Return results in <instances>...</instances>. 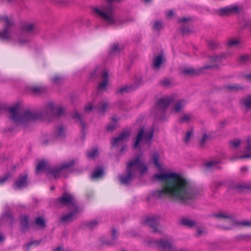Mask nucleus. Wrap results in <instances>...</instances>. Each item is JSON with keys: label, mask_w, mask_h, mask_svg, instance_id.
Wrapping results in <instances>:
<instances>
[{"label": "nucleus", "mask_w": 251, "mask_h": 251, "mask_svg": "<svg viewBox=\"0 0 251 251\" xmlns=\"http://www.w3.org/2000/svg\"><path fill=\"white\" fill-rule=\"evenodd\" d=\"M244 23H245V27H250L251 26V21H250V20L245 21L244 22Z\"/></svg>", "instance_id": "864d4df0"}, {"label": "nucleus", "mask_w": 251, "mask_h": 251, "mask_svg": "<svg viewBox=\"0 0 251 251\" xmlns=\"http://www.w3.org/2000/svg\"><path fill=\"white\" fill-rule=\"evenodd\" d=\"M251 60V56L248 54H243L240 55L239 58V61L240 63L246 64Z\"/></svg>", "instance_id": "bb28decb"}, {"label": "nucleus", "mask_w": 251, "mask_h": 251, "mask_svg": "<svg viewBox=\"0 0 251 251\" xmlns=\"http://www.w3.org/2000/svg\"><path fill=\"white\" fill-rule=\"evenodd\" d=\"M130 133L128 130L124 131L118 137L113 138L112 141V146L114 147L118 146L123 144L126 141L130 136Z\"/></svg>", "instance_id": "f8f14e48"}, {"label": "nucleus", "mask_w": 251, "mask_h": 251, "mask_svg": "<svg viewBox=\"0 0 251 251\" xmlns=\"http://www.w3.org/2000/svg\"><path fill=\"white\" fill-rule=\"evenodd\" d=\"M183 73L187 75H197L198 74V71L193 68H186L183 70Z\"/></svg>", "instance_id": "f704fd0d"}, {"label": "nucleus", "mask_w": 251, "mask_h": 251, "mask_svg": "<svg viewBox=\"0 0 251 251\" xmlns=\"http://www.w3.org/2000/svg\"><path fill=\"white\" fill-rule=\"evenodd\" d=\"M173 11L171 10H170L166 13V16L168 17H171L173 15Z\"/></svg>", "instance_id": "5fc2aeb1"}, {"label": "nucleus", "mask_w": 251, "mask_h": 251, "mask_svg": "<svg viewBox=\"0 0 251 251\" xmlns=\"http://www.w3.org/2000/svg\"><path fill=\"white\" fill-rule=\"evenodd\" d=\"M108 107V104L107 102H101L99 104L98 106L93 107V105L91 103H89L86 105L84 108L85 112H89L92 110L93 108L96 109L99 113H104Z\"/></svg>", "instance_id": "ddd939ff"}, {"label": "nucleus", "mask_w": 251, "mask_h": 251, "mask_svg": "<svg viewBox=\"0 0 251 251\" xmlns=\"http://www.w3.org/2000/svg\"><path fill=\"white\" fill-rule=\"evenodd\" d=\"M100 71H99V69H97L95 71V74L100 73Z\"/></svg>", "instance_id": "0e129e2a"}, {"label": "nucleus", "mask_w": 251, "mask_h": 251, "mask_svg": "<svg viewBox=\"0 0 251 251\" xmlns=\"http://www.w3.org/2000/svg\"><path fill=\"white\" fill-rule=\"evenodd\" d=\"M153 128L149 131H145L144 128H142L139 132L134 143V149H136L143 147L146 144L149 145L153 137Z\"/></svg>", "instance_id": "1a4fd4ad"}, {"label": "nucleus", "mask_w": 251, "mask_h": 251, "mask_svg": "<svg viewBox=\"0 0 251 251\" xmlns=\"http://www.w3.org/2000/svg\"><path fill=\"white\" fill-rule=\"evenodd\" d=\"M205 233V230L202 228H199L197 229V236H200L203 235Z\"/></svg>", "instance_id": "49530a36"}, {"label": "nucleus", "mask_w": 251, "mask_h": 251, "mask_svg": "<svg viewBox=\"0 0 251 251\" xmlns=\"http://www.w3.org/2000/svg\"><path fill=\"white\" fill-rule=\"evenodd\" d=\"M227 88L230 90H239L241 89V87L237 84L228 85L227 86Z\"/></svg>", "instance_id": "c03bdc74"}, {"label": "nucleus", "mask_w": 251, "mask_h": 251, "mask_svg": "<svg viewBox=\"0 0 251 251\" xmlns=\"http://www.w3.org/2000/svg\"><path fill=\"white\" fill-rule=\"evenodd\" d=\"M241 238L245 241H251V235L245 234L241 236Z\"/></svg>", "instance_id": "de8ad7c7"}, {"label": "nucleus", "mask_w": 251, "mask_h": 251, "mask_svg": "<svg viewBox=\"0 0 251 251\" xmlns=\"http://www.w3.org/2000/svg\"><path fill=\"white\" fill-rule=\"evenodd\" d=\"M10 177V175L9 174H7L5 175H4L3 176L0 178V184H2L5 181H6L8 179V178Z\"/></svg>", "instance_id": "37998d69"}, {"label": "nucleus", "mask_w": 251, "mask_h": 251, "mask_svg": "<svg viewBox=\"0 0 251 251\" xmlns=\"http://www.w3.org/2000/svg\"><path fill=\"white\" fill-rule=\"evenodd\" d=\"M76 163L74 160H70L64 163L60 167H51L47 161H41L39 162L36 168V172L39 174L41 172L45 171L48 175H50L54 178H57L63 175L67 169Z\"/></svg>", "instance_id": "423d86ee"}, {"label": "nucleus", "mask_w": 251, "mask_h": 251, "mask_svg": "<svg viewBox=\"0 0 251 251\" xmlns=\"http://www.w3.org/2000/svg\"><path fill=\"white\" fill-rule=\"evenodd\" d=\"M82 116L81 115L75 112L73 115V118L75 120H77L80 123L82 129V130H84L85 127V125L84 122L82 121Z\"/></svg>", "instance_id": "7c9ffc66"}, {"label": "nucleus", "mask_w": 251, "mask_h": 251, "mask_svg": "<svg viewBox=\"0 0 251 251\" xmlns=\"http://www.w3.org/2000/svg\"><path fill=\"white\" fill-rule=\"evenodd\" d=\"M133 88L131 86H125L120 88L117 91L118 93L124 94L132 90Z\"/></svg>", "instance_id": "72a5a7b5"}, {"label": "nucleus", "mask_w": 251, "mask_h": 251, "mask_svg": "<svg viewBox=\"0 0 251 251\" xmlns=\"http://www.w3.org/2000/svg\"><path fill=\"white\" fill-rule=\"evenodd\" d=\"M53 189H54L53 187H51V188H50L51 190H53Z\"/></svg>", "instance_id": "774afa93"}, {"label": "nucleus", "mask_w": 251, "mask_h": 251, "mask_svg": "<svg viewBox=\"0 0 251 251\" xmlns=\"http://www.w3.org/2000/svg\"><path fill=\"white\" fill-rule=\"evenodd\" d=\"M211 48H214L216 47V43L214 42H211L209 44Z\"/></svg>", "instance_id": "6e6d98bb"}, {"label": "nucleus", "mask_w": 251, "mask_h": 251, "mask_svg": "<svg viewBox=\"0 0 251 251\" xmlns=\"http://www.w3.org/2000/svg\"><path fill=\"white\" fill-rule=\"evenodd\" d=\"M58 201L62 204L70 206V209L72 211L69 214L63 215L61 218V221L64 223H69L73 221L80 212L73 196L71 194L65 193L59 198Z\"/></svg>", "instance_id": "0eeeda50"}, {"label": "nucleus", "mask_w": 251, "mask_h": 251, "mask_svg": "<svg viewBox=\"0 0 251 251\" xmlns=\"http://www.w3.org/2000/svg\"><path fill=\"white\" fill-rule=\"evenodd\" d=\"M208 138V135H207L206 134H204L202 136V139H201V142L202 143H203L205 141L207 140Z\"/></svg>", "instance_id": "603ef678"}, {"label": "nucleus", "mask_w": 251, "mask_h": 251, "mask_svg": "<svg viewBox=\"0 0 251 251\" xmlns=\"http://www.w3.org/2000/svg\"><path fill=\"white\" fill-rule=\"evenodd\" d=\"M159 155L157 152L153 153L151 160L160 173L152 177V180L164 183L162 189L153 192L151 196L155 199H161L166 196L186 202L196 196L195 190L190 182L176 173H164V169L159 163Z\"/></svg>", "instance_id": "f257e3e1"}, {"label": "nucleus", "mask_w": 251, "mask_h": 251, "mask_svg": "<svg viewBox=\"0 0 251 251\" xmlns=\"http://www.w3.org/2000/svg\"><path fill=\"white\" fill-rule=\"evenodd\" d=\"M162 28V24L160 21H156L154 23L153 29L154 31H159Z\"/></svg>", "instance_id": "e433bc0d"}, {"label": "nucleus", "mask_w": 251, "mask_h": 251, "mask_svg": "<svg viewBox=\"0 0 251 251\" xmlns=\"http://www.w3.org/2000/svg\"><path fill=\"white\" fill-rule=\"evenodd\" d=\"M242 102L246 108H251V95L244 98Z\"/></svg>", "instance_id": "c85d7f7f"}, {"label": "nucleus", "mask_w": 251, "mask_h": 251, "mask_svg": "<svg viewBox=\"0 0 251 251\" xmlns=\"http://www.w3.org/2000/svg\"><path fill=\"white\" fill-rule=\"evenodd\" d=\"M62 80L63 77L58 75H55L52 78L53 82L56 83L61 82Z\"/></svg>", "instance_id": "79ce46f5"}, {"label": "nucleus", "mask_w": 251, "mask_h": 251, "mask_svg": "<svg viewBox=\"0 0 251 251\" xmlns=\"http://www.w3.org/2000/svg\"><path fill=\"white\" fill-rule=\"evenodd\" d=\"M4 25V28L0 32V38L14 45L23 46L29 43L35 30L33 23L26 22L22 24L20 30L15 29L12 19L6 16L0 18Z\"/></svg>", "instance_id": "7ed1b4c3"}, {"label": "nucleus", "mask_w": 251, "mask_h": 251, "mask_svg": "<svg viewBox=\"0 0 251 251\" xmlns=\"http://www.w3.org/2000/svg\"><path fill=\"white\" fill-rule=\"evenodd\" d=\"M238 11L239 8L237 6L232 5L218 9V13L222 16H225L237 13Z\"/></svg>", "instance_id": "2eb2a0df"}, {"label": "nucleus", "mask_w": 251, "mask_h": 251, "mask_svg": "<svg viewBox=\"0 0 251 251\" xmlns=\"http://www.w3.org/2000/svg\"><path fill=\"white\" fill-rule=\"evenodd\" d=\"M234 188L236 189L238 191H244L246 190H249L251 189V186L249 184H247L245 183L243 184H239L236 185Z\"/></svg>", "instance_id": "393cba45"}, {"label": "nucleus", "mask_w": 251, "mask_h": 251, "mask_svg": "<svg viewBox=\"0 0 251 251\" xmlns=\"http://www.w3.org/2000/svg\"><path fill=\"white\" fill-rule=\"evenodd\" d=\"M112 241H109V242H108L106 243V244H107L108 245H113L115 243L116 240L117 238V231L115 229H113L112 230Z\"/></svg>", "instance_id": "c9c22d12"}, {"label": "nucleus", "mask_w": 251, "mask_h": 251, "mask_svg": "<svg viewBox=\"0 0 251 251\" xmlns=\"http://www.w3.org/2000/svg\"><path fill=\"white\" fill-rule=\"evenodd\" d=\"M171 82L169 79H165L162 81V84L164 86H168L170 85Z\"/></svg>", "instance_id": "09e8293b"}, {"label": "nucleus", "mask_w": 251, "mask_h": 251, "mask_svg": "<svg viewBox=\"0 0 251 251\" xmlns=\"http://www.w3.org/2000/svg\"><path fill=\"white\" fill-rule=\"evenodd\" d=\"M247 78L248 80L251 81V74L247 75Z\"/></svg>", "instance_id": "680f3d73"}, {"label": "nucleus", "mask_w": 251, "mask_h": 251, "mask_svg": "<svg viewBox=\"0 0 251 251\" xmlns=\"http://www.w3.org/2000/svg\"><path fill=\"white\" fill-rule=\"evenodd\" d=\"M190 20V18H180L178 20V22L179 23H184V22L189 21Z\"/></svg>", "instance_id": "8fccbe9b"}, {"label": "nucleus", "mask_w": 251, "mask_h": 251, "mask_svg": "<svg viewBox=\"0 0 251 251\" xmlns=\"http://www.w3.org/2000/svg\"><path fill=\"white\" fill-rule=\"evenodd\" d=\"M118 119L116 117L112 118V122L106 126V129L108 131H111L115 129L117 126V122Z\"/></svg>", "instance_id": "412c9836"}, {"label": "nucleus", "mask_w": 251, "mask_h": 251, "mask_svg": "<svg viewBox=\"0 0 251 251\" xmlns=\"http://www.w3.org/2000/svg\"><path fill=\"white\" fill-rule=\"evenodd\" d=\"M241 41L239 39H231L227 42V46L228 47H236L240 43Z\"/></svg>", "instance_id": "c756f323"}, {"label": "nucleus", "mask_w": 251, "mask_h": 251, "mask_svg": "<svg viewBox=\"0 0 251 251\" xmlns=\"http://www.w3.org/2000/svg\"><path fill=\"white\" fill-rule=\"evenodd\" d=\"M28 217L23 216L21 217V225L23 230L26 229L28 227Z\"/></svg>", "instance_id": "cd10ccee"}, {"label": "nucleus", "mask_w": 251, "mask_h": 251, "mask_svg": "<svg viewBox=\"0 0 251 251\" xmlns=\"http://www.w3.org/2000/svg\"><path fill=\"white\" fill-rule=\"evenodd\" d=\"M54 133L56 137H61L64 135L65 129L62 126H59L56 128Z\"/></svg>", "instance_id": "2f4dec72"}, {"label": "nucleus", "mask_w": 251, "mask_h": 251, "mask_svg": "<svg viewBox=\"0 0 251 251\" xmlns=\"http://www.w3.org/2000/svg\"><path fill=\"white\" fill-rule=\"evenodd\" d=\"M142 155L141 154L128 162L126 165V174L119 176L122 183L127 184L138 173L142 175L147 171V166L141 160Z\"/></svg>", "instance_id": "39448f33"}, {"label": "nucleus", "mask_w": 251, "mask_h": 251, "mask_svg": "<svg viewBox=\"0 0 251 251\" xmlns=\"http://www.w3.org/2000/svg\"><path fill=\"white\" fill-rule=\"evenodd\" d=\"M181 31L183 33H188L189 32V30L187 29H182Z\"/></svg>", "instance_id": "13d9d810"}, {"label": "nucleus", "mask_w": 251, "mask_h": 251, "mask_svg": "<svg viewBox=\"0 0 251 251\" xmlns=\"http://www.w3.org/2000/svg\"><path fill=\"white\" fill-rule=\"evenodd\" d=\"M119 102V104H121L123 102L120 101Z\"/></svg>", "instance_id": "338daca9"}, {"label": "nucleus", "mask_w": 251, "mask_h": 251, "mask_svg": "<svg viewBox=\"0 0 251 251\" xmlns=\"http://www.w3.org/2000/svg\"><path fill=\"white\" fill-rule=\"evenodd\" d=\"M98 222L96 220H93V221L89 222L87 226L90 228H93L96 226H97L98 225Z\"/></svg>", "instance_id": "ea45409f"}, {"label": "nucleus", "mask_w": 251, "mask_h": 251, "mask_svg": "<svg viewBox=\"0 0 251 251\" xmlns=\"http://www.w3.org/2000/svg\"><path fill=\"white\" fill-rule=\"evenodd\" d=\"M229 55V53H224L221 55L212 56L210 58V61L214 64L211 65H206L202 68L203 69H206L212 67H216L222 61L223 58H226Z\"/></svg>", "instance_id": "4468645a"}, {"label": "nucleus", "mask_w": 251, "mask_h": 251, "mask_svg": "<svg viewBox=\"0 0 251 251\" xmlns=\"http://www.w3.org/2000/svg\"><path fill=\"white\" fill-rule=\"evenodd\" d=\"M35 225L40 227H44L46 226L44 220L41 217H38L36 219L35 221Z\"/></svg>", "instance_id": "473e14b6"}, {"label": "nucleus", "mask_w": 251, "mask_h": 251, "mask_svg": "<svg viewBox=\"0 0 251 251\" xmlns=\"http://www.w3.org/2000/svg\"><path fill=\"white\" fill-rule=\"evenodd\" d=\"M38 244V242L37 241H33L28 243L26 246L27 248H29L30 246H33L34 245H37Z\"/></svg>", "instance_id": "3c124183"}, {"label": "nucleus", "mask_w": 251, "mask_h": 251, "mask_svg": "<svg viewBox=\"0 0 251 251\" xmlns=\"http://www.w3.org/2000/svg\"><path fill=\"white\" fill-rule=\"evenodd\" d=\"M151 0H144L145 2L146 3L149 2Z\"/></svg>", "instance_id": "69168bd1"}, {"label": "nucleus", "mask_w": 251, "mask_h": 251, "mask_svg": "<svg viewBox=\"0 0 251 251\" xmlns=\"http://www.w3.org/2000/svg\"><path fill=\"white\" fill-rule=\"evenodd\" d=\"M108 83V74L106 71L104 70L102 73V80L99 84L98 89L99 91H101L106 90Z\"/></svg>", "instance_id": "dca6fc26"}, {"label": "nucleus", "mask_w": 251, "mask_h": 251, "mask_svg": "<svg viewBox=\"0 0 251 251\" xmlns=\"http://www.w3.org/2000/svg\"><path fill=\"white\" fill-rule=\"evenodd\" d=\"M98 155V151L97 148H94L89 151L87 152V157L90 159L95 158Z\"/></svg>", "instance_id": "a878e982"}, {"label": "nucleus", "mask_w": 251, "mask_h": 251, "mask_svg": "<svg viewBox=\"0 0 251 251\" xmlns=\"http://www.w3.org/2000/svg\"><path fill=\"white\" fill-rule=\"evenodd\" d=\"M157 244L162 251H185L183 249L176 250L170 241L165 239L160 240Z\"/></svg>", "instance_id": "9b49d317"}, {"label": "nucleus", "mask_w": 251, "mask_h": 251, "mask_svg": "<svg viewBox=\"0 0 251 251\" xmlns=\"http://www.w3.org/2000/svg\"><path fill=\"white\" fill-rule=\"evenodd\" d=\"M10 119L17 125L26 126L30 122L45 120L50 116L58 117L64 112L61 106H55L52 102L48 103L40 111L24 110L21 105L17 104L9 108Z\"/></svg>", "instance_id": "f03ea898"}, {"label": "nucleus", "mask_w": 251, "mask_h": 251, "mask_svg": "<svg viewBox=\"0 0 251 251\" xmlns=\"http://www.w3.org/2000/svg\"><path fill=\"white\" fill-rule=\"evenodd\" d=\"M186 102L184 100H176L175 97L172 95L165 96L159 99L152 108L151 114L156 119L163 120L164 115L168 107L172 104V113H178L185 106Z\"/></svg>", "instance_id": "20e7f679"}, {"label": "nucleus", "mask_w": 251, "mask_h": 251, "mask_svg": "<svg viewBox=\"0 0 251 251\" xmlns=\"http://www.w3.org/2000/svg\"><path fill=\"white\" fill-rule=\"evenodd\" d=\"M103 169L101 167H98L94 171L91 177L92 179H99L103 175Z\"/></svg>", "instance_id": "6ab92c4d"}, {"label": "nucleus", "mask_w": 251, "mask_h": 251, "mask_svg": "<svg viewBox=\"0 0 251 251\" xmlns=\"http://www.w3.org/2000/svg\"><path fill=\"white\" fill-rule=\"evenodd\" d=\"M214 216L218 219H222L229 224V226H224V229H231L234 226H251V220H242L238 222L231 215L225 212H219L214 214Z\"/></svg>", "instance_id": "6e6552de"}, {"label": "nucleus", "mask_w": 251, "mask_h": 251, "mask_svg": "<svg viewBox=\"0 0 251 251\" xmlns=\"http://www.w3.org/2000/svg\"><path fill=\"white\" fill-rule=\"evenodd\" d=\"M164 61V58L162 54H160L158 55L155 56L153 60V68L156 70L159 69Z\"/></svg>", "instance_id": "a211bd4d"}, {"label": "nucleus", "mask_w": 251, "mask_h": 251, "mask_svg": "<svg viewBox=\"0 0 251 251\" xmlns=\"http://www.w3.org/2000/svg\"><path fill=\"white\" fill-rule=\"evenodd\" d=\"M44 90V88L40 86H36L32 88L33 91L36 93H40L43 92Z\"/></svg>", "instance_id": "a19ab883"}, {"label": "nucleus", "mask_w": 251, "mask_h": 251, "mask_svg": "<svg viewBox=\"0 0 251 251\" xmlns=\"http://www.w3.org/2000/svg\"><path fill=\"white\" fill-rule=\"evenodd\" d=\"M53 251H63V249L60 247H57L53 250Z\"/></svg>", "instance_id": "4d7b16f0"}, {"label": "nucleus", "mask_w": 251, "mask_h": 251, "mask_svg": "<svg viewBox=\"0 0 251 251\" xmlns=\"http://www.w3.org/2000/svg\"><path fill=\"white\" fill-rule=\"evenodd\" d=\"M192 130H190L187 132L186 136L185 137V142L186 143L188 142V141H189L190 137L192 135Z\"/></svg>", "instance_id": "a18cd8bd"}, {"label": "nucleus", "mask_w": 251, "mask_h": 251, "mask_svg": "<svg viewBox=\"0 0 251 251\" xmlns=\"http://www.w3.org/2000/svg\"><path fill=\"white\" fill-rule=\"evenodd\" d=\"M247 169H248V168L246 167H243L241 169L242 172H245V171H247Z\"/></svg>", "instance_id": "052dcab7"}, {"label": "nucleus", "mask_w": 251, "mask_h": 251, "mask_svg": "<svg viewBox=\"0 0 251 251\" xmlns=\"http://www.w3.org/2000/svg\"><path fill=\"white\" fill-rule=\"evenodd\" d=\"M241 144V141L239 139H235L230 141L231 145L234 148H238Z\"/></svg>", "instance_id": "4c0bfd02"}, {"label": "nucleus", "mask_w": 251, "mask_h": 251, "mask_svg": "<svg viewBox=\"0 0 251 251\" xmlns=\"http://www.w3.org/2000/svg\"><path fill=\"white\" fill-rule=\"evenodd\" d=\"M194 119V115L191 113H187L182 115L179 118L180 122H188Z\"/></svg>", "instance_id": "5701e85b"}, {"label": "nucleus", "mask_w": 251, "mask_h": 251, "mask_svg": "<svg viewBox=\"0 0 251 251\" xmlns=\"http://www.w3.org/2000/svg\"><path fill=\"white\" fill-rule=\"evenodd\" d=\"M4 240V237L3 235L0 234V242H2Z\"/></svg>", "instance_id": "bf43d9fd"}, {"label": "nucleus", "mask_w": 251, "mask_h": 251, "mask_svg": "<svg viewBox=\"0 0 251 251\" xmlns=\"http://www.w3.org/2000/svg\"><path fill=\"white\" fill-rule=\"evenodd\" d=\"M27 176L24 175L19 177L13 185V187L15 189H22L27 186Z\"/></svg>", "instance_id": "f3484780"}, {"label": "nucleus", "mask_w": 251, "mask_h": 251, "mask_svg": "<svg viewBox=\"0 0 251 251\" xmlns=\"http://www.w3.org/2000/svg\"><path fill=\"white\" fill-rule=\"evenodd\" d=\"M56 2L62 3L64 1V0H54Z\"/></svg>", "instance_id": "e2e57ef3"}, {"label": "nucleus", "mask_w": 251, "mask_h": 251, "mask_svg": "<svg viewBox=\"0 0 251 251\" xmlns=\"http://www.w3.org/2000/svg\"><path fill=\"white\" fill-rule=\"evenodd\" d=\"M180 223L181 225L189 227H193L195 225L194 221L187 218H182L181 219Z\"/></svg>", "instance_id": "4be33fe9"}, {"label": "nucleus", "mask_w": 251, "mask_h": 251, "mask_svg": "<svg viewBox=\"0 0 251 251\" xmlns=\"http://www.w3.org/2000/svg\"><path fill=\"white\" fill-rule=\"evenodd\" d=\"M220 163L219 160H211L205 164L207 169H214L218 168V164Z\"/></svg>", "instance_id": "b1692460"}, {"label": "nucleus", "mask_w": 251, "mask_h": 251, "mask_svg": "<svg viewBox=\"0 0 251 251\" xmlns=\"http://www.w3.org/2000/svg\"><path fill=\"white\" fill-rule=\"evenodd\" d=\"M159 217L158 216H153L147 218L145 220V224L151 227L154 232L160 233L161 229L158 227Z\"/></svg>", "instance_id": "9d476101"}, {"label": "nucleus", "mask_w": 251, "mask_h": 251, "mask_svg": "<svg viewBox=\"0 0 251 251\" xmlns=\"http://www.w3.org/2000/svg\"><path fill=\"white\" fill-rule=\"evenodd\" d=\"M120 50V47L118 44H115L111 48V53H116Z\"/></svg>", "instance_id": "58836bf2"}, {"label": "nucleus", "mask_w": 251, "mask_h": 251, "mask_svg": "<svg viewBox=\"0 0 251 251\" xmlns=\"http://www.w3.org/2000/svg\"><path fill=\"white\" fill-rule=\"evenodd\" d=\"M247 147L246 151L247 153L240 157V158H251V140L250 138L247 139Z\"/></svg>", "instance_id": "aec40b11"}]
</instances>
